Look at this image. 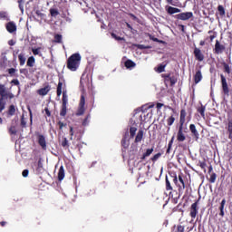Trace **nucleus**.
<instances>
[{"mask_svg":"<svg viewBox=\"0 0 232 232\" xmlns=\"http://www.w3.org/2000/svg\"><path fill=\"white\" fill-rule=\"evenodd\" d=\"M189 130H190V131L192 133V137L195 139V140L199 139L200 134H198V130H197V127L195 126V124H190Z\"/></svg>","mask_w":232,"mask_h":232,"instance_id":"nucleus-17","label":"nucleus"},{"mask_svg":"<svg viewBox=\"0 0 232 232\" xmlns=\"http://www.w3.org/2000/svg\"><path fill=\"white\" fill-rule=\"evenodd\" d=\"M111 37L113 39H115L116 41H123L124 38L121 37V36H117V34H115L114 33L111 34Z\"/></svg>","mask_w":232,"mask_h":232,"instance_id":"nucleus-55","label":"nucleus"},{"mask_svg":"<svg viewBox=\"0 0 232 232\" xmlns=\"http://www.w3.org/2000/svg\"><path fill=\"white\" fill-rule=\"evenodd\" d=\"M197 215H198V199L196 200L189 208V217L192 220L197 218Z\"/></svg>","mask_w":232,"mask_h":232,"instance_id":"nucleus-4","label":"nucleus"},{"mask_svg":"<svg viewBox=\"0 0 232 232\" xmlns=\"http://www.w3.org/2000/svg\"><path fill=\"white\" fill-rule=\"evenodd\" d=\"M57 97H61L63 95V82L59 81L57 89H56Z\"/></svg>","mask_w":232,"mask_h":232,"instance_id":"nucleus-28","label":"nucleus"},{"mask_svg":"<svg viewBox=\"0 0 232 232\" xmlns=\"http://www.w3.org/2000/svg\"><path fill=\"white\" fill-rule=\"evenodd\" d=\"M149 37L150 39V41H153L154 43H160V44H166V42H164L163 40H160L159 38H156L155 36L149 34Z\"/></svg>","mask_w":232,"mask_h":232,"instance_id":"nucleus-36","label":"nucleus"},{"mask_svg":"<svg viewBox=\"0 0 232 232\" xmlns=\"http://www.w3.org/2000/svg\"><path fill=\"white\" fill-rule=\"evenodd\" d=\"M161 156L162 154L159 152L155 154L150 160H152V162H157V160H159V159H160Z\"/></svg>","mask_w":232,"mask_h":232,"instance_id":"nucleus-49","label":"nucleus"},{"mask_svg":"<svg viewBox=\"0 0 232 232\" xmlns=\"http://www.w3.org/2000/svg\"><path fill=\"white\" fill-rule=\"evenodd\" d=\"M8 132L10 135H17V124L13 122L8 128Z\"/></svg>","mask_w":232,"mask_h":232,"instance_id":"nucleus-21","label":"nucleus"},{"mask_svg":"<svg viewBox=\"0 0 232 232\" xmlns=\"http://www.w3.org/2000/svg\"><path fill=\"white\" fill-rule=\"evenodd\" d=\"M198 112L200 113L203 119L206 118V107L204 105H201L199 108H198Z\"/></svg>","mask_w":232,"mask_h":232,"instance_id":"nucleus-35","label":"nucleus"},{"mask_svg":"<svg viewBox=\"0 0 232 232\" xmlns=\"http://www.w3.org/2000/svg\"><path fill=\"white\" fill-rule=\"evenodd\" d=\"M32 52L34 55H39V57H43V53H41V47L33 48Z\"/></svg>","mask_w":232,"mask_h":232,"instance_id":"nucleus-41","label":"nucleus"},{"mask_svg":"<svg viewBox=\"0 0 232 232\" xmlns=\"http://www.w3.org/2000/svg\"><path fill=\"white\" fill-rule=\"evenodd\" d=\"M90 123V114H88L85 118H84V120H83V121H82V126H88V124Z\"/></svg>","mask_w":232,"mask_h":232,"instance_id":"nucleus-51","label":"nucleus"},{"mask_svg":"<svg viewBox=\"0 0 232 232\" xmlns=\"http://www.w3.org/2000/svg\"><path fill=\"white\" fill-rule=\"evenodd\" d=\"M58 180H64V167L61 166L58 171Z\"/></svg>","mask_w":232,"mask_h":232,"instance_id":"nucleus-25","label":"nucleus"},{"mask_svg":"<svg viewBox=\"0 0 232 232\" xmlns=\"http://www.w3.org/2000/svg\"><path fill=\"white\" fill-rule=\"evenodd\" d=\"M198 166H199V168H201V169H203V171H206V168L208 166V163H206V160L198 161Z\"/></svg>","mask_w":232,"mask_h":232,"instance_id":"nucleus-45","label":"nucleus"},{"mask_svg":"<svg viewBox=\"0 0 232 232\" xmlns=\"http://www.w3.org/2000/svg\"><path fill=\"white\" fill-rule=\"evenodd\" d=\"M53 43H57L59 44H61V43H63V35L62 34H54Z\"/></svg>","mask_w":232,"mask_h":232,"instance_id":"nucleus-40","label":"nucleus"},{"mask_svg":"<svg viewBox=\"0 0 232 232\" xmlns=\"http://www.w3.org/2000/svg\"><path fill=\"white\" fill-rule=\"evenodd\" d=\"M0 99H14V93L6 92L5 85H0Z\"/></svg>","mask_w":232,"mask_h":232,"instance_id":"nucleus-7","label":"nucleus"},{"mask_svg":"<svg viewBox=\"0 0 232 232\" xmlns=\"http://www.w3.org/2000/svg\"><path fill=\"white\" fill-rule=\"evenodd\" d=\"M80 65H81V54L76 53L68 58L67 68L71 72H77Z\"/></svg>","mask_w":232,"mask_h":232,"instance_id":"nucleus-2","label":"nucleus"},{"mask_svg":"<svg viewBox=\"0 0 232 232\" xmlns=\"http://www.w3.org/2000/svg\"><path fill=\"white\" fill-rule=\"evenodd\" d=\"M5 28L9 34H14V32H17V25L14 22H8L5 24Z\"/></svg>","mask_w":232,"mask_h":232,"instance_id":"nucleus-15","label":"nucleus"},{"mask_svg":"<svg viewBox=\"0 0 232 232\" xmlns=\"http://www.w3.org/2000/svg\"><path fill=\"white\" fill-rule=\"evenodd\" d=\"M50 14L52 17H57V15H59V11L55 8H51Z\"/></svg>","mask_w":232,"mask_h":232,"instance_id":"nucleus-44","label":"nucleus"},{"mask_svg":"<svg viewBox=\"0 0 232 232\" xmlns=\"http://www.w3.org/2000/svg\"><path fill=\"white\" fill-rule=\"evenodd\" d=\"M173 140H175V136H173L171 138V140H169V144H168V149H167V155H169V153H171V147L173 146Z\"/></svg>","mask_w":232,"mask_h":232,"instance_id":"nucleus-38","label":"nucleus"},{"mask_svg":"<svg viewBox=\"0 0 232 232\" xmlns=\"http://www.w3.org/2000/svg\"><path fill=\"white\" fill-rule=\"evenodd\" d=\"M228 139L232 140V120L228 121L227 126L226 127Z\"/></svg>","mask_w":232,"mask_h":232,"instance_id":"nucleus-22","label":"nucleus"},{"mask_svg":"<svg viewBox=\"0 0 232 232\" xmlns=\"http://www.w3.org/2000/svg\"><path fill=\"white\" fill-rule=\"evenodd\" d=\"M142 139H144V130H140L136 135L134 142L137 144L139 142L142 141Z\"/></svg>","mask_w":232,"mask_h":232,"instance_id":"nucleus-20","label":"nucleus"},{"mask_svg":"<svg viewBox=\"0 0 232 232\" xmlns=\"http://www.w3.org/2000/svg\"><path fill=\"white\" fill-rule=\"evenodd\" d=\"M165 183H166L167 191H173V187L171 186V183L169 182V179H168V176H166Z\"/></svg>","mask_w":232,"mask_h":232,"instance_id":"nucleus-39","label":"nucleus"},{"mask_svg":"<svg viewBox=\"0 0 232 232\" xmlns=\"http://www.w3.org/2000/svg\"><path fill=\"white\" fill-rule=\"evenodd\" d=\"M174 17L178 19V21H189V19L193 18V12L180 13Z\"/></svg>","mask_w":232,"mask_h":232,"instance_id":"nucleus-6","label":"nucleus"},{"mask_svg":"<svg viewBox=\"0 0 232 232\" xmlns=\"http://www.w3.org/2000/svg\"><path fill=\"white\" fill-rule=\"evenodd\" d=\"M37 140H38V144H39V146H41L42 150H46V148H47L46 138L44 137V135L38 134Z\"/></svg>","mask_w":232,"mask_h":232,"instance_id":"nucleus-13","label":"nucleus"},{"mask_svg":"<svg viewBox=\"0 0 232 232\" xmlns=\"http://www.w3.org/2000/svg\"><path fill=\"white\" fill-rule=\"evenodd\" d=\"M151 153H153V148L147 149L146 151L141 156L140 160H146V158L150 157V155H151Z\"/></svg>","mask_w":232,"mask_h":232,"instance_id":"nucleus-26","label":"nucleus"},{"mask_svg":"<svg viewBox=\"0 0 232 232\" xmlns=\"http://www.w3.org/2000/svg\"><path fill=\"white\" fill-rule=\"evenodd\" d=\"M0 99H14V93L6 92L5 85H0Z\"/></svg>","mask_w":232,"mask_h":232,"instance_id":"nucleus-8","label":"nucleus"},{"mask_svg":"<svg viewBox=\"0 0 232 232\" xmlns=\"http://www.w3.org/2000/svg\"><path fill=\"white\" fill-rule=\"evenodd\" d=\"M48 92H50V87L46 86V87H44V88L38 90L37 92L39 95L44 96V95H48Z\"/></svg>","mask_w":232,"mask_h":232,"instance_id":"nucleus-29","label":"nucleus"},{"mask_svg":"<svg viewBox=\"0 0 232 232\" xmlns=\"http://www.w3.org/2000/svg\"><path fill=\"white\" fill-rule=\"evenodd\" d=\"M128 135L129 133H125L122 140H121V146H122V153H126V150H128V148H130V140H128Z\"/></svg>","mask_w":232,"mask_h":232,"instance_id":"nucleus-12","label":"nucleus"},{"mask_svg":"<svg viewBox=\"0 0 232 232\" xmlns=\"http://www.w3.org/2000/svg\"><path fill=\"white\" fill-rule=\"evenodd\" d=\"M18 60L20 63V66H24V63H26V57H24V53H20L18 55Z\"/></svg>","mask_w":232,"mask_h":232,"instance_id":"nucleus-33","label":"nucleus"},{"mask_svg":"<svg viewBox=\"0 0 232 232\" xmlns=\"http://www.w3.org/2000/svg\"><path fill=\"white\" fill-rule=\"evenodd\" d=\"M162 106H164V103L158 102V103L156 104L157 110H160V108H162Z\"/></svg>","mask_w":232,"mask_h":232,"instance_id":"nucleus-64","label":"nucleus"},{"mask_svg":"<svg viewBox=\"0 0 232 232\" xmlns=\"http://www.w3.org/2000/svg\"><path fill=\"white\" fill-rule=\"evenodd\" d=\"M202 81V71L198 70L194 75V82L195 84H198Z\"/></svg>","mask_w":232,"mask_h":232,"instance_id":"nucleus-19","label":"nucleus"},{"mask_svg":"<svg viewBox=\"0 0 232 232\" xmlns=\"http://www.w3.org/2000/svg\"><path fill=\"white\" fill-rule=\"evenodd\" d=\"M218 11L219 13V15H221V17H223V15H226V9H224L223 5H218Z\"/></svg>","mask_w":232,"mask_h":232,"instance_id":"nucleus-43","label":"nucleus"},{"mask_svg":"<svg viewBox=\"0 0 232 232\" xmlns=\"http://www.w3.org/2000/svg\"><path fill=\"white\" fill-rule=\"evenodd\" d=\"M7 115L14 117L15 115V105H10L7 111Z\"/></svg>","mask_w":232,"mask_h":232,"instance_id":"nucleus-32","label":"nucleus"},{"mask_svg":"<svg viewBox=\"0 0 232 232\" xmlns=\"http://www.w3.org/2000/svg\"><path fill=\"white\" fill-rule=\"evenodd\" d=\"M169 198H171L173 204H177L179 198V196L177 190L172 189L169 194Z\"/></svg>","mask_w":232,"mask_h":232,"instance_id":"nucleus-16","label":"nucleus"},{"mask_svg":"<svg viewBox=\"0 0 232 232\" xmlns=\"http://www.w3.org/2000/svg\"><path fill=\"white\" fill-rule=\"evenodd\" d=\"M70 140H73V135H75V137L77 138V140H81L82 137V130H77L75 132L73 131V127H70Z\"/></svg>","mask_w":232,"mask_h":232,"instance_id":"nucleus-10","label":"nucleus"},{"mask_svg":"<svg viewBox=\"0 0 232 232\" xmlns=\"http://www.w3.org/2000/svg\"><path fill=\"white\" fill-rule=\"evenodd\" d=\"M186 115H188L186 110L182 109L180 111L179 127L177 134V140L179 142H184V140H186V136L184 135V124L186 123Z\"/></svg>","mask_w":232,"mask_h":232,"instance_id":"nucleus-1","label":"nucleus"},{"mask_svg":"<svg viewBox=\"0 0 232 232\" xmlns=\"http://www.w3.org/2000/svg\"><path fill=\"white\" fill-rule=\"evenodd\" d=\"M11 84H14V86H19L20 84L19 80L17 79L12 80Z\"/></svg>","mask_w":232,"mask_h":232,"instance_id":"nucleus-60","label":"nucleus"},{"mask_svg":"<svg viewBox=\"0 0 232 232\" xmlns=\"http://www.w3.org/2000/svg\"><path fill=\"white\" fill-rule=\"evenodd\" d=\"M4 100L5 99L0 98V113H1V111H3V110H5V103L3 102Z\"/></svg>","mask_w":232,"mask_h":232,"instance_id":"nucleus-57","label":"nucleus"},{"mask_svg":"<svg viewBox=\"0 0 232 232\" xmlns=\"http://www.w3.org/2000/svg\"><path fill=\"white\" fill-rule=\"evenodd\" d=\"M166 12L169 15H173V14H180V9L173 6H166Z\"/></svg>","mask_w":232,"mask_h":232,"instance_id":"nucleus-18","label":"nucleus"},{"mask_svg":"<svg viewBox=\"0 0 232 232\" xmlns=\"http://www.w3.org/2000/svg\"><path fill=\"white\" fill-rule=\"evenodd\" d=\"M0 19H6V13L5 12H0Z\"/></svg>","mask_w":232,"mask_h":232,"instance_id":"nucleus-62","label":"nucleus"},{"mask_svg":"<svg viewBox=\"0 0 232 232\" xmlns=\"http://www.w3.org/2000/svg\"><path fill=\"white\" fill-rule=\"evenodd\" d=\"M30 171L28 169H24L22 172L23 177L26 178L28 177Z\"/></svg>","mask_w":232,"mask_h":232,"instance_id":"nucleus-61","label":"nucleus"},{"mask_svg":"<svg viewBox=\"0 0 232 232\" xmlns=\"http://www.w3.org/2000/svg\"><path fill=\"white\" fill-rule=\"evenodd\" d=\"M224 208H226V198H223L220 206H219V211H224Z\"/></svg>","mask_w":232,"mask_h":232,"instance_id":"nucleus-54","label":"nucleus"},{"mask_svg":"<svg viewBox=\"0 0 232 232\" xmlns=\"http://www.w3.org/2000/svg\"><path fill=\"white\" fill-rule=\"evenodd\" d=\"M161 77H163V79L165 80V82H169V79L171 78V74L170 73H165V74H162Z\"/></svg>","mask_w":232,"mask_h":232,"instance_id":"nucleus-52","label":"nucleus"},{"mask_svg":"<svg viewBox=\"0 0 232 232\" xmlns=\"http://www.w3.org/2000/svg\"><path fill=\"white\" fill-rule=\"evenodd\" d=\"M221 64L224 68V72L229 75V73H231V66H229L226 62H223Z\"/></svg>","mask_w":232,"mask_h":232,"instance_id":"nucleus-31","label":"nucleus"},{"mask_svg":"<svg viewBox=\"0 0 232 232\" xmlns=\"http://www.w3.org/2000/svg\"><path fill=\"white\" fill-rule=\"evenodd\" d=\"M220 79L223 94L226 97H229V86L227 85V80H226V76H224V74H220Z\"/></svg>","mask_w":232,"mask_h":232,"instance_id":"nucleus-5","label":"nucleus"},{"mask_svg":"<svg viewBox=\"0 0 232 232\" xmlns=\"http://www.w3.org/2000/svg\"><path fill=\"white\" fill-rule=\"evenodd\" d=\"M20 73H22L23 75L28 77V75H29L28 69H26V68L20 69Z\"/></svg>","mask_w":232,"mask_h":232,"instance_id":"nucleus-56","label":"nucleus"},{"mask_svg":"<svg viewBox=\"0 0 232 232\" xmlns=\"http://www.w3.org/2000/svg\"><path fill=\"white\" fill-rule=\"evenodd\" d=\"M8 73H9V75H14V73H15V69H14V68L8 69Z\"/></svg>","mask_w":232,"mask_h":232,"instance_id":"nucleus-63","label":"nucleus"},{"mask_svg":"<svg viewBox=\"0 0 232 232\" xmlns=\"http://www.w3.org/2000/svg\"><path fill=\"white\" fill-rule=\"evenodd\" d=\"M224 50H226V46L221 44L220 42L217 40L215 44L214 53H216V55H220Z\"/></svg>","mask_w":232,"mask_h":232,"instance_id":"nucleus-11","label":"nucleus"},{"mask_svg":"<svg viewBox=\"0 0 232 232\" xmlns=\"http://www.w3.org/2000/svg\"><path fill=\"white\" fill-rule=\"evenodd\" d=\"M169 82H170V86H175V84H177V78L175 77H170L169 79Z\"/></svg>","mask_w":232,"mask_h":232,"instance_id":"nucleus-53","label":"nucleus"},{"mask_svg":"<svg viewBox=\"0 0 232 232\" xmlns=\"http://www.w3.org/2000/svg\"><path fill=\"white\" fill-rule=\"evenodd\" d=\"M36 169L37 171H41V169H43V159L41 158L38 160Z\"/></svg>","mask_w":232,"mask_h":232,"instance_id":"nucleus-50","label":"nucleus"},{"mask_svg":"<svg viewBox=\"0 0 232 232\" xmlns=\"http://www.w3.org/2000/svg\"><path fill=\"white\" fill-rule=\"evenodd\" d=\"M68 112L67 105H62L61 111H60V116L61 117H66V113Z\"/></svg>","mask_w":232,"mask_h":232,"instance_id":"nucleus-37","label":"nucleus"},{"mask_svg":"<svg viewBox=\"0 0 232 232\" xmlns=\"http://www.w3.org/2000/svg\"><path fill=\"white\" fill-rule=\"evenodd\" d=\"M137 133V127H130V137L133 139Z\"/></svg>","mask_w":232,"mask_h":232,"instance_id":"nucleus-42","label":"nucleus"},{"mask_svg":"<svg viewBox=\"0 0 232 232\" xmlns=\"http://www.w3.org/2000/svg\"><path fill=\"white\" fill-rule=\"evenodd\" d=\"M62 105L68 106V94L66 91L63 92Z\"/></svg>","mask_w":232,"mask_h":232,"instance_id":"nucleus-30","label":"nucleus"},{"mask_svg":"<svg viewBox=\"0 0 232 232\" xmlns=\"http://www.w3.org/2000/svg\"><path fill=\"white\" fill-rule=\"evenodd\" d=\"M44 111L47 117H52V112L50 111V109H48V107L44 108Z\"/></svg>","mask_w":232,"mask_h":232,"instance_id":"nucleus-59","label":"nucleus"},{"mask_svg":"<svg viewBox=\"0 0 232 232\" xmlns=\"http://www.w3.org/2000/svg\"><path fill=\"white\" fill-rule=\"evenodd\" d=\"M125 68H127L128 70L131 69V68H135V66H137V64L135 63V62L131 61V60H127L124 63Z\"/></svg>","mask_w":232,"mask_h":232,"instance_id":"nucleus-24","label":"nucleus"},{"mask_svg":"<svg viewBox=\"0 0 232 232\" xmlns=\"http://www.w3.org/2000/svg\"><path fill=\"white\" fill-rule=\"evenodd\" d=\"M166 122H167V126H169L168 130H170V126H173V124L175 123V116L171 115L169 116L167 120H166Z\"/></svg>","mask_w":232,"mask_h":232,"instance_id":"nucleus-27","label":"nucleus"},{"mask_svg":"<svg viewBox=\"0 0 232 232\" xmlns=\"http://www.w3.org/2000/svg\"><path fill=\"white\" fill-rule=\"evenodd\" d=\"M208 180L210 184H215V182L217 181V173H212Z\"/></svg>","mask_w":232,"mask_h":232,"instance_id":"nucleus-46","label":"nucleus"},{"mask_svg":"<svg viewBox=\"0 0 232 232\" xmlns=\"http://www.w3.org/2000/svg\"><path fill=\"white\" fill-rule=\"evenodd\" d=\"M26 64L29 68H34V65L35 64V58L34 56L29 57Z\"/></svg>","mask_w":232,"mask_h":232,"instance_id":"nucleus-34","label":"nucleus"},{"mask_svg":"<svg viewBox=\"0 0 232 232\" xmlns=\"http://www.w3.org/2000/svg\"><path fill=\"white\" fill-rule=\"evenodd\" d=\"M61 144H62L63 148H70V143L68 142V139H66V138H63Z\"/></svg>","mask_w":232,"mask_h":232,"instance_id":"nucleus-47","label":"nucleus"},{"mask_svg":"<svg viewBox=\"0 0 232 232\" xmlns=\"http://www.w3.org/2000/svg\"><path fill=\"white\" fill-rule=\"evenodd\" d=\"M70 140H73V135H75V137L77 138V140H81L82 137V130H77L75 132L73 131V127H70Z\"/></svg>","mask_w":232,"mask_h":232,"instance_id":"nucleus-9","label":"nucleus"},{"mask_svg":"<svg viewBox=\"0 0 232 232\" xmlns=\"http://www.w3.org/2000/svg\"><path fill=\"white\" fill-rule=\"evenodd\" d=\"M86 105V98L83 94L81 95L79 106L76 111V116L81 117V115H84V112L86 111V108L84 106Z\"/></svg>","mask_w":232,"mask_h":232,"instance_id":"nucleus-3","label":"nucleus"},{"mask_svg":"<svg viewBox=\"0 0 232 232\" xmlns=\"http://www.w3.org/2000/svg\"><path fill=\"white\" fill-rule=\"evenodd\" d=\"M194 57L199 63H202V61H204V54L202 53V51H200L198 47L194 48Z\"/></svg>","mask_w":232,"mask_h":232,"instance_id":"nucleus-14","label":"nucleus"},{"mask_svg":"<svg viewBox=\"0 0 232 232\" xmlns=\"http://www.w3.org/2000/svg\"><path fill=\"white\" fill-rule=\"evenodd\" d=\"M178 179L180 184L182 185V189H186V176H184V174L181 173L179 175Z\"/></svg>","mask_w":232,"mask_h":232,"instance_id":"nucleus-23","label":"nucleus"},{"mask_svg":"<svg viewBox=\"0 0 232 232\" xmlns=\"http://www.w3.org/2000/svg\"><path fill=\"white\" fill-rule=\"evenodd\" d=\"M166 70V65L160 64L156 70L158 73H162Z\"/></svg>","mask_w":232,"mask_h":232,"instance_id":"nucleus-48","label":"nucleus"},{"mask_svg":"<svg viewBox=\"0 0 232 232\" xmlns=\"http://www.w3.org/2000/svg\"><path fill=\"white\" fill-rule=\"evenodd\" d=\"M57 125L59 126V130H63V128H66V123H63V121H58Z\"/></svg>","mask_w":232,"mask_h":232,"instance_id":"nucleus-58","label":"nucleus"}]
</instances>
